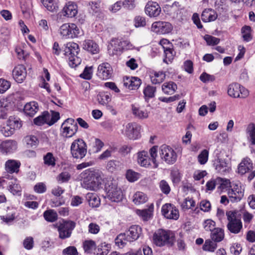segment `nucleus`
<instances>
[{
    "instance_id": "1",
    "label": "nucleus",
    "mask_w": 255,
    "mask_h": 255,
    "mask_svg": "<svg viewBox=\"0 0 255 255\" xmlns=\"http://www.w3.org/2000/svg\"><path fill=\"white\" fill-rule=\"evenodd\" d=\"M83 181L82 186L84 188L97 191L102 185L103 181L101 172L96 170H86L81 173Z\"/></svg>"
},
{
    "instance_id": "2",
    "label": "nucleus",
    "mask_w": 255,
    "mask_h": 255,
    "mask_svg": "<svg viewBox=\"0 0 255 255\" xmlns=\"http://www.w3.org/2000/svg\"><path fill=\"white\" fill-rule=\"evenodd\" d=\"M175 241V234L170 230L160 229L153 235V242L157 247H172Z\"/></svg>"
},
{
    "instance_id": "3",
    "label": "nucleus",
    "mask_w": 255,
    "mask_h": 255,
    "mask_svg": "<svg viewBox=\"0 0 255 255\" xmlns=\"http://www.w3.org/2000/svg\"><path fill=\"white\" fill-rule=\"evenodd\" d=\"M142 233L141 228L138 225L131 226L126 233L120 234L115 239L116 244L121 248H123L129 242L137 240Z\"/></svg>"
},
{
    "instance_id": "4",
    "label": "nucleus",
    "mask_w": 255,
    "mask_h": 255,
    "mask_svg": "<svg viewBox=\"0 0 255 255\" xmlns=\"http://www.w3.org/2000/svg\"><path fill=\"white\" fill-rule=\"evenodd\" d=\"M79 45L74 42H69L65 45L64 55L69 60V64L71 67H75L80 64V60L77 56L79 52Z\"/></svg>"
},
{
    "instance_id": "5",
    "label": "nucleus",
    "mask_w": 255,
    "mask_h": 255,
    "mask_svg": "<svg viewBox=\"0 0 255 255\" xmlns=\"http://www.w3.org/2000/svg\"><path fill=\"white\" fill-rule=\"evenodd\" d=\"M237 211H228L226 212V216L228 223L227 225L228 230L232 233L237 234L243 228L241 219L237 216Z\"/></svg>"
},
{
    "instance_id": "6",
    "label": "nucleus",
    "mask_w": 255,
    "mask_h": 255,
    "mask_svg": "<svg viewBox=\"0 0 255 255\" xmlns=\"http://www.w3.org/2000/svg\"><path fill=\"white\" fill-rule=\"evenodd\" d=\"M71 153L76 159H82L87 153V145L82 139L75 140L71 146Z\"/></svg>"
},
{
    "instance_id": "7",
    "label": "nucleus",
    "mask_w": 255,
    "mask_h": 255,
    "mask_svg": "<svg viewBox=\"0 0 255 255\" xmlns=\"http://www.w3.org/2000/svg\"><path fill=\"white\" fill-rule=\"evenodd\" d=\"M159 153L161 159L167 164H172L176 161L177 155L176 152L168 145H161Z\"/></svg>"
},
{
    "instance_id": "8",
    "label": "nucleus",
    "mask_w": 255,
    "mask_h": 255,
    "mask_svg": "<svg viewBox=\"0 0 255 255\" xmlns=\"http://www.w3.org/2000/svg\"><path fill=\"white\" fill-rule=\"evenodd\" d=\"M213 166L216 171L221 174H225L231 170L230 161L227 158L221 157L217 154L213 161Z\"/></svg>"
},
{
    "instance_id": "9",
    "label": "nucleus",
    "mask_w": 255,
    "mask_h": 255,
    "mask_svg": "<svg viewBox=\"0 0 255 255\" xmlns=\"http://www.w3.org/2000/svg\"><path fill=\"white\" fill-rule=\"evenodd\" d=\"M141 126L136 123H129L126 125L123 134L129 139L135 140L140 137Z\"/></svg>"
},
{
    "instance_id": "10",
    "label": "nucleus",
    "mask_w": 255,
    "mask_h": 255,
    "mask_svg": "<svg viewBox=\"0 0 255 255\" xmlns=\"http://www.w3.org/2000/svg\"><path fill=\"white\" fill-rule=\"evenodd\" d=\"M60 33L66 38H73L80 34V29L74 23H65L61 26Z\"/></svg>"
},
{
    "instance_id": "11",
    "label": "nucleus",
    "mask_w": 255,
    "mask_h": 255,
    "mask_svg": "<svg viewBox=\"0 0 255 255\" xmlns=\"http://www.w3.org/2000/svg\"><path fill=\"white\" fill-rule=\"evenodd\" d=\"M62 134L66 137L73 136L77 132L78 126L73 119H68L64 121L61 127Z\"/></svg>"
},
{
    "instance_id": "12",
    "label": "nucleus",
    "mask_w": 255,
    "mask_h": 255,
    "mask_svg": "<svg viewBox=\"0 0 255 255\" xmlns=\"http://www.w3.org/2000/svg\"><path fill=\"white\" fill-rule=\"evenodd\" d=\"M228 95L233 98H245L249 95L247 89L238 83L230 84L228 89Z\"/></svg>"
},
{
    "instance_id": "13",
    "label": "nucleus",
    "mask_w": 255,
    "mask_h": 255,
    "mask_svg": "<svg viewBox=\"0 0 255 255\" xmlns=\"http://www.w3.org/2000/svg\"><path fill=\"white\" fill-rule=\"evenodd\" d=\"M232 189L228 192L230 200L232 202L240 201L244 196V189L240 182L232 184Z\"/></svg>"
},
{
    "instance_id": "14",
    "label": "nucleus",
    "mask_w": 255,
    "mask_h": 255,
    "mask_svg": "<svg viewBox=\"0 0 255 255\" xmlns=\"http://www.w3.org/2000/svg\"><path fill=\"white\" fill-rule=\"evenodd\" d=\"M75 225V223L71 221H64L62 224H60L58 229L59 238L65 239L70 237Z\"/></svg>"
},
{
    "instance_id": "15",
    "label": "nucleus",
    "mask_w": 255,
    "mask_h": 255,
    "mask_svg": "<svg viewBox=\"0 0 255 255\" xmlns=\"http://www.w3.org/2000/svg\"><path fill=\"white\" fill-rule=\"evenodd\" d=\"M161 212L162 214L167 219L177 220L179 216L178 209L171 204L163 205Z\"/></svg>"
},
{
    "instance_id": "16",
    "label": "nucleus",
    "mask_w": 255,
    "mask_h": 255,
    "mask_svg": "<svg viewBox=\"0 0 255 255\" xmlns=\"http://www.w3.org/2000/svg\"><path fill=\"white\" fill-rule=\"evenodd\" d=\"M172 28V26L170 23L160 21L154 22L151 26L152 31L162 34L170 32Z\"/></svg>"
},
{
    "instance_id": "17",
    "label": "nucleus",
    "mask_w": 255,
    "mask_h": 255,
    "mask_svg": "<svg viewBox=\"0 0 255 255\" xmlns=\"http://www.w3.org/2000/svg\"><path fill=\"white\" fill-rule=\"evenodd\" d=\"M108 197L112 202H118L123 198V193L121 189L116 185H112L109 188H107Z\"/></svg>"
},
{
    "instance_id": "18",
    "label": "nucleus",
    "mask_w": 255,
    "mask_h": 255,
    "mask_svg": "<svg viewBox=\"0 0 255 255\" xmlns=\"http://www.w3.org/2000/svg\"><path fill=\"white\" fill-rule=\"evenodd\" d=\"M112 68L108 63L100 64L98 68V76L103 80L110 79L112 75Z\"/></svg>"
},
{
    "instance_id": "19",
    "label": "nucleus",
    "mask_w": 255,
    "mask_h": 255,
    "mask_svg": "<svg viewBox=\"0 0 255 255\" xmlns=\"http://www.w3.org/2000/svg\"><path fill=\"white\" fill-rule=\"evenodd\" d=\"M27 72L25 67L22 64L18 65L12 71V76L14 80L19 83H22L25 79Z\"/></svg>"
},
{
    "instance_id": "20",
    "label": "nucleus",
    "mask_w": 255,
    "mask_h": 255,
    "mask_svg": "<svg viewBox=\"0 0 255 255\" xmlns=\"http://www.w3.org/2000/svg\"><path fill=\"white\" fill-rule=\"evenodd\" d=\"M238 173L244 175L253 169V163L251 159L248 157L244 158L238 166Z\"/></svg>"
},
{
    "instance_id": "21",
    "label": "nucleus",
    "mask_w": 255,
    "mask_h": 255,
    "mask_svg": "<svg viewBox=\"0 0 255 255\" xmlns=\"http://www.w3.org/2000/svg\"><path fill=\"white\" fill-rule=\"evenodd\" d=\"M145 12L149 16L155 17L160 14L161 8L156 2H148L145 6Z\"/></svg>"
},
{
    "instance_id": "22",
    "label": "nucleus",
    "mask_w": 255,
    "mask_h": 255,
    "mask_svg": "<svg viewBox=\"0 0 255 255\" xmlns=\"http://www.w3.org/2000/svg\"><path fill=\"white\" fill-rule=\"evenodd\" d=\"M17 143L14 140H7L0 144V151L2 154L10 153L16 150Z\"/></svg>"
},
{
    "instance_id": "23",
    "label": "nucleus",
    "mask_w": 255,
    "mask_h": 255,
    "mask_svg": "<svg viewBox=\"0 0 255 255\" xmlns=\"http://www.w3.org/2000/svg\"><path fill=\"white\" fill-rule=\"evenodd\" d=\"M13 103L11 102L9 98L3 99L0 101V119H4L6 115V111L11 110Z\"/></svg>"
},
{
    "instance_id": "24",
    "label": "nucleus",
    "mask_w": 255,
    "mask_h": 255,
    "mask_svg": "<svg viewBox=\"0 0 255 255\" xmlns=\"http://www.w3.org/2000/svg\"><path fill=\"white\" fill-rule=\"evenodd\" d=\"M63 11L64 15L68 17H73L77 14V6L74 2L69 1L64 7Z\"/></svg>"
},
{
    "instance_id": "25",
    "label": "nucleus",
    "mask_w": 255,
    "mask_h": 255,
    "mask_svg": "<svg viewBox=\"0 0 255 255\" xmlns=\"http://www.w3.org/2000/svg\"><path fill=\"white\" fill-rule=\"evenodd\" d=\"M96 99L100 105L108 107L111 101L112 98L111 94L108 92H100L97 95Z\"/></svg>"
},
{
    "instance_id": "26",
    "label": "nucleus",
    "mask_w": 255,
    "mask_h": 255,
    "mask_svg": "<svg viewBox=\"0 0 255 255\" xmlns=\"http://www.w3.org/2000/svg\"><path fill=\"white\" fill-rule=\"evenodd\" d=\"M141 83L140 79L137 77H131L127 78L126 80L124 81V85L129 89L136 90L139 88Z\"/></svg>"
},
{
    "instance_id": "27",
    "label": "nucleus",
    "mask_w": 255,
    "mask_h": 255,
    "mask_svg": "<svg viewBox=\"0 0 255 255\" xmlns=\"http://www.w3.org/2000/svg\"><path fill=\"white\" fill-rule=\"evenodd\" d=\"M217 18V14L213 9H206L201 14V19L203 21L207 22L214 21Z\"/></svg>"
},
{
    "instance_id": "28",
    "label": "nucleus",
    "mask_w": 255,
    "mask_h": 255,
    "mask_svg": "<svg viewBox=\"0 0 255 255\" xmlns=\"http://www.w3.org/2000/svg\"><path fill=\"white\" fill-rule=\"evenodd\" d=\"M24 112L30 117L33 116L38 111V105L35 102H31L27 103L24 107Z\"/></svg>"
},
{
    "instance_id": "29",
    "label": "nucleus",
    "mask_w": 255,
    "mask_h": 255,
    "mask_svg": "<svg viewBox=\"0 0 255 255\" xmlns=\"http://www.w3.org/2000/svg\"><path fill=\"white\" fill-rule=\"evenodd\" d=\"M132 112L135 117L139 119H145L148 117V113L146 110L135 105L132 106Z\"/></svg>"
},
{
    "instance_id": "30",
    "label": "nucleus",
    "mask_w": 255,
    "mask_h": 255,
    "mask_svg": "<svg viewBox=\"0 0 255 255\" xmlns=\"http://www.w3.org/2000/svg\"><path fill=\"white\" fill-rule=\"evenodd\" d=\"M20 163L14 160H8L5 164V170L7 172L12 173L14 172H17L19 170V168Z\"/></svg>"
},
{
    "instance_id": "31",
    "label": "nucleus",
    "mask_w": 255,
    "mask_h": 255,
    "mask_svg": "<svg viewBox=\"0 0 255 255\" xmlns=\"http://www.w3.org/2000/svg\"><path fill=\"white\" fill-rule=\"evenodd\" d=\"M166 74L162 71H153L150 75V79L153 84H159L165 79Z\"/></svg>"
},
{
    "instance_id": "32",
    "label": "nucleus",
    "mask_w": 255,
    "mask_h": 255,
    "mask_svg": "<svg viewBox=\"0 0 255 255\" xmlns=\"http://www.w3.org/2000/svg\"><path fill=\"white\" fill-rule=\"evenodd\" d=\"M8 190L13 195H20L21 188L16 179H13L8 182Z\"/></svg>"
},
{
    "instance_id": "33",
    "label": "nucleus",
    "mask_w": 255,
    "mask_h": 255,
    "mask_svg": "<svg viewBox=\"0 0 255 255\" xmlns=\"http://www.w3.org/2000/svg\"><path fill=\"white\" fill-rule=\"evenodd\" d=\"M121 40L118 39H112L110 45L109 46V50H112L113 54H118L123 50V47L121 45Z\"/></svg>"
},
{
    "instance_id": "34",
    "label": "nucleus",
    "mask_w": 255,
    "mask_h": 255,
    "mask_svg": "<svg viewBox=\"0 0 255 255\" xmlns=\"http://www.w3.org/2000/svg\"><path fill=\"white\" fill-rule=\"evenodd\" d=\"M150 160L147 152L142 151L138 153L137 162L141 166L147 167L150 165Z\"/></svg>"
},
{
    "instance_id": "35",
    "label": "nucleus",
    "mask_w": 255,
    "mask_h": 255,
    "mask_svg": "<svg viewBox=\"0 0 255 255\" xmlns=\"http://www.w3.org/2000/svg\"><path fill=\"white\" fill-rule=\"evenodd\" d=\"M83 48L92 54L97 53L99 50L97 43L91 40H87L84 41Z\"/></svg>"
},
{
    "instance_id": "36",
    "label": "nucleus",
    "mask_w": 255,
    "mask_h": 255,
    "mask_svg": "<svg viewBox=\"0 0 255 255\" xmlns=\"http://www.w3.org/2000/svg\"><path fill=\"white\" fill-rule=\"evenodd\" d=\"M176 84L172 81L164 83L162 86V90L165 94L172 95L177 90Z\"/></svg>"
},
{
    "instance_id": "37",
    "label": "nucleus",
    "mask_w": 255,
    "mask_h": 255,
    "mask_svg": "<svg viewBox=\"0 0 255 255\" xmlns=\"http://www.w3.org/2000/svg\"><path fill=\"white\" fill-rule=\"evenodd\" d=\"M86 198L89 205L93 208L97 207L100 204V199L95 193H87Z\"/></svg>"
},
{
    "instance_id": "38",
    "label": "nucleus",
    "mask_w": 255,
    "mask_h": 255,
    "mask_svg": "<svg viewBox=\"0 0 255 255\" xmlns=\"http://www.w3.org/2000/svg\"><path fill=\"white\" fill-rule=\"evenodd\" d=\"M49 117V113L44 112L41 115L34 119V123L37 126H42L45 124L48 125Z\"/></svg>"
},
{
    "instance_id": "39",
    "label": "nucleus",
    "mask_w": 255,
    "mask_h": 255,
    "mask_svg": "<svg viewBox=\"0 0 255 255\" xmlns=\"http://www.w3.org/2000/svg\"><path fill=\"white\" fill-rule=\"evenodd\" d=\"M211 237L212 240L215 242H220L222 241L224 238V231L221 228H216L211 233Z\"/></svg>"
},
{
    "instance_id": "40",
    "label": "nucleus",
    "mask_w": 255,
    "mask_h": 255,
    "mask_svg": "<svg viewBox=\"0 0 255 255\" xmlns=\"http://www.w3.org/2000/svg\"><path fill=\"white\" fill-rule=\"evenodd\" d=\"M43 5L47 9L51 12H56L58 9V6L55 0H41Z\"/></svg>"
},
{
    "instance_id": "41",
    "label": "nucleus",
    "mask_w": 255,
    "mask_h": 255,
    "mask_svg": "<svg viewBox=\"0 0 255 255\" xmlns=\"http://www.w3.org/2000/svg\"><path fill=\"white\" fill-rule=\"evenodd\" d=\"M147 201L146 195L141 192H136L133 196V202L135 204L139 205Z\"/></svg>"
},
{
    "instance_id": "42",
    "label": "nucleus",
    "mask_w": 255,
    "mask_h": 255,
    "mask_svg": "<svg viewBox=\"0 0 255 255\" xmlns=\"http://www.w3.org/2000/svg\"><path fill=\"white\" fill-rule=\"evenodd\" d=\"M153 210V205L151 204L147 209L137 210L136 213L141 216L144 220H147L150 218Z\"/></svg>"
},
{
    "instance_id": "43",
    "label": "nucleus",
    "mask_w": 255,
    "mask_h": 255,
    "mask_svg": "<svg viewBox=\"0 0 255 255\" xmlns=\"http://www.w3.org/2000/svg\"><path fill=\"white\" fill-rule=\"evenodd\" d=\"M6 124L14 131L21 127L19 120L13 117H10L6 122Z\"/></svg>"
},
{
    "instance_id": "44",
    "label": "nucleus",
    "mask_w": 255,
    "mask_h": 255,
    "mask_svg": "<svg viewBox=\"0 0 255 255\" xmlns=\"http://www.w3.org/2000/svg\"><path fill=\"white\" fill-rule=\"evenodd\" d=\"M44 219L48 222H53L57 219V214L53 210H48L44 212Z\"/></svg>"
},
{
    "instance_id": "45",
    "label": "nucleus",
    "mask_w": 255,
    "mask_h": 255,
    "mask_svg": "<svg viewBox=\"0 0 255 255\" xmlns=\"http://www.w3.org/2000/svg\"><path fill=\"white\" fill-rule=\"evenodd\" d=\"M247 133L251 137V141L253 144H255V125L254 124H250L246 129Z\"/></svg>"
},
{
    "instance_id": "46",
    "label": "nucleus",
    "mask_w": 255,
    "mask_h": 255,
    "mask_svg": "<svg viewBox=\"0 0 255 255\" xmlns=\"http://www.w3.org/2000/svg\"><path fill=\"white\" fill-rule=\"evenodd\" d=\"M44 163L48 166H54L55 165V159L51 152H48L43 157Z\"/></svg>"
},
{
    "instance_id": "47",
    "label": "nucleus",
    "mask_w": 255,
    "mask_h": 255,
    "mask_svg": "<svg viewBox=\"0 0 255 255\" xmlns=\"http://www.w3.org/2000/svg\"><path fill=\"white\" fill-rule=\"evenodd\" d=\"M242 33L244 40L249 41L252 39L251 35V27L250 26H244L242 28Z\"/></svg>"
},
{
    "instance_id": "48",
    "label": "nucleus",
    "mask_w": 255,
    "mask_h": 255,
    "mask_svg": "<svg viewBox=\"0 0 255 255\" xmlns=\"http://www.w3.org/2000/svg\"><path fill=\"white\" fill-rule=\"evenodd\" d=\"M163 50L165 55V58L163 59V61L168 63L167 60L170 62L173 58V51L170 46H163Z\"/></svg>"
},
{
    "instance_id": "49",
    "label": "nucleus",
    "mask_w": 255,
    "mask_h": 255,
    "mask_svg": "<svg viewBox=\"0 0 255 255\" xmlns=\"http://www.w3.org/2000/svg\"><path fill=\"white\" fill-rule=\"evenodd\" d=\"M217 244L214 241L213 242L210 240H207L205 241L204 245L203 246V249L204 251L214 252L217 248Z\"/></svg>"
},
{
    "instance_id": "50",
    "label": "nucleus",
    "mask_w": 255,
    "mask_h": 255,
    "mask_svg": "<svg viewBox=\"0 0 255 255\" xmlns=\"http://www.w3.org/2000/svg\"><path fill=\"white\" fill-rule=\"evenodd\" d=\"M140 174L134 171L129 169L126 173V178L130 182H134L139 178Z\"/></svg>"
},
{
    "instance_id": "51",
    "label": "nucleus",
    "mask_w": 255,
    "mask_h": 255,
    "mask_svg": "<svg viewBox=\"0 0 255 255\" xmlns=\"http://www.w3.org/2000/svg\"><path fill=\"white\" fill-rule=\"evenodd\" d=\"M209 152L207 149L203 150L198 156V160L201 164H205L208 159Z\"/></svg>"
},
{
    "instance_id": "52",
    "label": "nucleus",
    "mask_w": 255,
    "mask_h": 255,
    "mask_svg": "<svg viewBox=\"0 0 255 255\" xmlns=\"http://www.w3.org/2000/svg\"><path fill=\"white\" fill-rule=\"evenodd\" d=\"M92 69V66L86 67L83 72L80 74V77L86 80L91 79L93 74Z\"/></svg>"
},
{
    "instance_id": "53",
    "label": "nucleus",
    "mask_w": 255,
    "mask_h": 255,
    "mask_svg": "<svg viewBox=\"0 0 255 255\" xmlns=\"http://www.w3.org/2000/svg\"><path fill=\"white\" fill-rule=\"evenodd\" d=\"M109 245L108 244H101L98 246L97 255H107L109 252Z\"/></svg>"
},
{
    "instance_id": "54",
    "label": "nucleus",
    "mask_w": 255,
    "mask_h": 255,
    "mask_svg": "<svg viewBox=\"0 0 255 255\" xmlns=\"http://www.w3.org/2000/svg\"><path fill=\"white\" fill-rule=\"evenodd\" d=\"M195 205V201L191 198H187L182 203L181 206L183 209H189Z\"/></svg>"
},
{
    "instance_id": "55",
    "label": "nucleus",
    "mask_w": 255,
    "mask_h": 255,
    "mask_svg": "<svg viewBox=\"0 0 255 255\" xmlns=\"http://www.w3.org/2000/svg\"><path fill=\"white\" fill-rule=\"evenodd\" d=\"M156 88L153 86H147L144 90L143 93L145 97L151 98L154 97Z\"/></svg>"
},
{
    "instance_id": "56",
    "label": "nucleus",
    "mask_w": 255,
    "mask_h": 255,
    "mask_svg": "<svg viewBox=\"0 0 255 255\" xmlns=\"http://www.w3.org/2000/svg\"><path fill=\"white\" fill-rule=\"evenodd\" d=\"M96 247L95 243L92 241H86L83 244V248L87 253H91Z\"/></svg>"
},
{
    "instance_id": "57",
    "label": "nucleus",
    "mask_w": 255,
    "mask_h": 255,
    "mask_svg": "<svg viewBox=\"0 0 255 255\" xmlns=\"http://www.w3.org/2000/svg\"><path fill=\"white\" fill-rule=\"evenodd\" d=\"M71 178L70 174L68 172H63L59 174L57 177L58 182L64 183L68 182Z\"/></svg>"
},
{
    "instance_id": "58",
    "label": "nucleus",
    "mask_w": 255,
    "mask_h": 255,
    "mask_svg": "<svg viewBox=\"0 0 255 255\" xmlns=\"http://www.w3.org/2000/svg\"><path fill=\"white\" fill-rule=\"evenodd\" d=\"M215 222L213 221L208 219L204 223V228L207 231L213 232L216 229Z\"/></svg>"
},
{
    "instance_id": "59",
    "label": "nucleus",
    "mask_w": 255,
    "mask_h": 255,
    "mask_svg": "<svg viewBox=\"0 0 255 255\" xmlns=\"http://www.w3.org/2000/svg\"><path fill=\"white\" fill-rule=\"evenodd\" d=\"M205 40L209 45H214L218 44L220 42V39L211 35H206Z\"/></svg>"
},
{
    "instance_id": "60",
    "label": "nucleus",
    "mask_w": 255,
    "mask_h": 255,
    "mask_svg": "<svg viewBox=\"0 0 255 255\" xmlns=\"http://www.w3.org/2000/svg\"><path fill=\"white\" fill-rule=\"evenodd\" d=\"M10 86V83L3 79H0V93H3L7 91Z\"/></svg>"
},
{
    "instance_id": "61",
    "label": "nucleus",
    "mask_w": 255,
    "mask_h": 255,
    "mask_svg": "<svg viewBox=\"0 0 255 255\" xmlns=\"http://www.w3.org/2000/svg\"><path fill=\"white\" fill-rule=\"evenodd\" d=\"M23 245L24 248L27 250L32 249L34 245L33 238L31 237L26 238L23 241Z\"/></svg>"
},
{
    "instance_id": "62",
    "label": "nucleus",
    "mask_w": 255,
    "mask_h": 255,
    "mask_svg": "<svg viewBox=\"0 0 255 255\" xmlns=\"http://www.w3.org/2000/svg\"><path fill=\"white\" fill-rule=\"evenodd\" d=\"M100 230V226L96 223H91L88 226V232L90 234H97Z\"/></svg>"
},
{
    "instance_id": "63",
    "label": "nucleus",
    "mask_w": 255,
    "mask_h": 255,
    "mask_svg": "<svg viewBox=\"0 0 255 255\" xmlns=\"http://www.w3.org/2000/svg\"><path fill=\"white\" fill-rule=\"evenodd\" d=\"M25 141L27 144L30 146L36 145L38 142V139L37 137L34 135L27 136L25 138Z\"/></svg>"
},
{
    "instance_id": "64",
    "label": "nucleus",
    "mask_w": 255,
    "mask_h": 255,
    "mask_svg": "<svg viewBox=\"0 0 255 255\" xmlns=\"http://www.w3.org/2000/svg\"><path fill=\"white\" fill-rule=\"evenodd\" d=\"M64 255H78V252L75 247L71 246L64 249L63 251Z\"/></svg>"
}]
</instances>
